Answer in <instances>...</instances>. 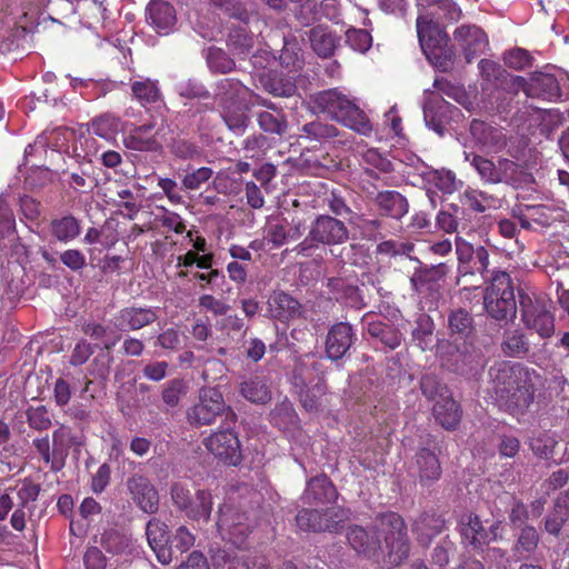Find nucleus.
Here are the masks:
<instances>
[{"instance_id": "f257e3e1", "label": "nucleus", "mask_w": 569, "mask_h": 569, "mask_svg": "<svg viewBox=\"0 0 569 569\" xmlns=\"http://www.w3.org/2000/svg\"><path fill=\"white\" fill-rule=\"evenodd\" d=\"M496 400L511 413L522 412L533 402L540 375L521 363L501 361L489 369Z\"/></svg>"}, {"instance_id": "f03ea898", "label": "nucleus", "mask_w": 569, "mask_h": 569, "mask_svg": "<svg viewBox=\"0 0 569 569\" xmlns=\"http://www.w3.org/2000/svg\"><path fill=\"white\" fill-rule=\"evenodd\" d=\"M312 102L318 111L327 113L343 126L361 134L371 132L372 127L366 113L337 89L318 92Z\"/></svg>"}, {"instance_id": "7ed1b4c3", "label": "nucleus", "mask_w": 569, "mask_h": 569, "mask_svg": "<svg viewBox=\"0 0 569 569\" xmlns=\"http://www.w3.org/2000/svg\"><path fill=\"white\" fill-rule=\"evenodd\" d=\"M483 307L488 316L496 321L508 323L516 318L515 288L508 272L493 271L485 290Z\"/></svg>"}, {"instance_id": "20e7f679", "label": "nucleus", "mask_w": 569, "mask_h": 569, "mask_svg": "<svg viewBox=\"0 0 569 569\" xmlns=\"http://www.w3.org/2000/svg\"><path fill=\"white\" fill-rule=\"evenodd\" d=\"M417 33L427 59L440 70H448L453 62L455 50L445 29L429 14H421L417 18Z\"/></svg>"}, {"instance_id": "39448f33", "label": "nucleus", "mask_w": 569, "mask_h": 569, "mask_svg": "<svg viewBox=\"0 0 569 569\" xmlns=\"http://www.w3.org/2000/svg\"><path fill=\"white\" fill-rule=\"evenodd\" d=\"M385 533L386 553L383 563L388 567L400 566L409 556L410 543L405 519L397 512L387 511L376 518Z\"/></svg>"}, {"instance_id": "423d86ee", "label": "nucleus", "mask_w": 569, "mask_h": 569, "mask_svg": "<svg viewBox=\"0 0 569 569\" xmlns=\"http://www.w3.org/2000/svg\"><path fill=\"white\" fill-rule=\"evenodd\" d=\"M349 230L343 221L329 214H319L311 223L303 241L295 247L298 254L309 257L320 244L335 247L347 242Z\"/></svg>"}, {"instance_id": "0eeeda50", "label": "nucleus", "mask_w": 569, "mask_h": 569, "mask_svg": "<svg viewBox=\"0 0 569 569\" xmlns=\"http://www.w3.org/2000/svg\"><path fill=\"white\" fill-rule=\"evenodd\" d=\"M170 497L173 507L188 519L198 523H208L213 510V497L208 489H198L192 492L189 485L173 482L170 487Z\"/></svg>"}, {"instance_id": "6e6552de", "label": "nucleus", "mask_w": 569, "mask_h": 569, "mask_svg": "<svg viewBox=\"0 0 569 569\" xmlns=\"http://www.w3.org/2000/svg\"><path fill=\"white\" fill-rule=\"evenodd\" d=\"M222 415L224 421L236 423L237 415L227 407L221 391L213 387H203L199 390L198 401L188 408L186 418L191 426L202 427L212 425Z\"/></svg>"}, {"instance_id": "1a4fd4ad", "label": "nucleus", "mask_w": 569, "mask_h": 569, "mask_svg": "<svg viewBox=\"0 0 569 569\" xmlns=\"http://www.w3.org/2000/svg\"><path fill=\"white\" fill-rule=\"evenodd\" d=\"M457 530L461 545L473 552H485V547L502 538L501 521L496 520L486 527L479 515L473 512L460 516Z\"/></svg>"}, {"instance_id": "9d476101", "label": "nucleus", "mask_w": 569, "mask_h": 569, "mask_svg": "<svg viewBox=\"0 0 569 569\" xmlns=\"http://www.w3.org/2000/svg\"><path fill=\"white\" fill-rule=\"evenodd\" d=\"M223 421L217 430L203 438L204 448L226 466L237 467L242 461V450L238 432Z\"/></svg>"}, {"instance_id": "9b49d317", "label": "nucleus", "mask_w": 569, "mask_h": 569, "mask_svg": "<svg viewBox=\"0 0 569 569\" xmlns=\"http://www.w3.org/2000/svg\"><path fill=\"white\" fill-rule=\"evenodd\" d=\"M347 519V511L339 506L322 510L303 508L296 516L301 530L313 532H338Z\"/></svg>"}, {"instance_id": "f8f14e48", "label": "nucleus", "mask_w": 569, "mask_h": 569, "mask_svg": "<svg viewBox=\"0 0 569 569\" xmlns=\"http://www.w3.org/2000/svg\"><path fill=\"white\" fill-rule=\"evenodd\" d=\"M520 307L521 320L527 329L537 332L541 339H549L555 335V315L543 301L521 297Z\"/></svg>"}, {"instance_id": "ddd939ff", "label": "nucleus", "mask_w": 569, "mask_h": 569, "mask_svg": "<svg viewBox=\"0 0 569 569\" xmlns=\"http://www.w3.org/2000/svg\"><path fill=\"white\" fill-rule=\"evenodd\" d=\"M216 525L219 533L233 545H241L251 531L246 513L230 505L219 507Z\"/></svg>"}, {"instance_id": "4468645a", "label": "nucleus", "mask_w": 569, "mask_h": 569, "mask_svg": "<svg viewBox=\"0 0 569 569\" xmlns=\"http://www.w3.org/2000/svg\"><path fill=\"white\" fill-rule=\"evenodd\" d=\"M346 537L349 546L363 558L378 561L383 552L380 536L375 527L349 526Z\"/></svg>"}, {"instance_id": "2eb2a0df", "label": "nucleus", "mask_w": 569, "mask_h": 569, "mask_svg": "<svg viewBox=\"0 0 569 569\" xmlns=\"http://www.w3.org/2000/svg\"><path fill=\"white\" fill-rule=\"evenodd\" d=\"M438 453H440V447L435 437L429 435L416 453L418 477L422 486H429L441 477L442 468Z\"/></svg>"}, {"instance_id": "dca6fc26", "label": "nucleus", "mask_w": 569, "mask_h": 569, "mask_svg": "<svg viewBox=\"0 0 569 569\" xmlns=\"http://www.w3.org/2000/svg\"><path fill=\"white\" fill-rule=\"evenodd\" d=\"M158 317L156 307L132 305L114 315V327L122 332L138 331L156 322Z\"/></svg>"}, {"instance_id": "f3484780", "label": "nucleus", "mask_w": 569, "mask_h": 569, "mask_svg": "<svg viewBox=\"0 0 569 569\" xmlns=\"http://www.w3.org/2000/svg\"><path fill=\"white\" fill-rule=\"evenodd\" d=\"M128 492L137 507L153 515L159 509V493L150 479L143 475H132L126 481Z\"/></svg>"}, {"instance_id": "a211bd4d", "label": "nucleus", "mask_w": 569, "mask_h": 569, "mask_svg": "<svg viewBox=\"0 0 569 569\" xmlns=\"http://www.w3.org/2000/svg\"><path fill=\"white\" fill-rule=\"evenodd\" d=\"M453 40L470 63L482 54L489 46L486 32L476 24H461L453 32Z\"/></svg>"}, {"instance_id": "6ab92c4d", "label": "nucleus", "mask_w": 569, "mask_h": 569, "mask_svg": "<svg viewBox=\"0 0 569 569\" xmlns=\"http://www.w3.org/2000/svg\"><path fill=\"white\" fill-rule=\"evenodd\" d=\"M356 340L357 337L350 323L341 321L332 325L326 337L327 357L332 361L342 359Z\"/></svg>"}, {"instance_id": "aec40b11", "label": "nucleus", "mask_w": 569, "mask_h": 569, "mask_svg": "<svg viewBox=\"0 0 569 569\" xmlns=\"http://www.w3.org/2000/svg\"><path fill=\"white\" fill-rule=\"evenodd\" d=\"M162 128L156 129L153 121L136 126L123 137V143L128 149L136 151L158 152L162 149L159 140Z\"/></svg>"}, {"instance_id": "412c9836", "label": "nucleus", "mask_w": 569, "mask_h": 569, "mask_svg": "<svg viewBox=\"0 0 569 569\" xmlns=\"http://www.w3.org/2000/svg\"><path fill=\"white\" fill-rule=\"evenodd\" d=\"M146 21L158 34L167 36L176 27V9L167 0H150L146 8Z\"/></svg>"}, {"instance_id": "4be33fe9", "label": "nucleus", "mask_w": 569, "mask_h": 569, "mask_svg": "<svg viewBox=\"0 0 569 569\" xmlns=\"http://www.w3.org/2000/svg\"><path fill=\"white\" fill-rule=\"evenodd\" d=\"M62 174L64 182L78 193H90L99 183L92 161L86 158L68 167Z\"/></svg>"}, {"instance_id": "5701e85b", "label": "nucleus", "mask_w": 569, "mask_h": 569, "mask_svg": "<svg viewBox=\"0 0 569 569\" xmlns=\"http://www.w3.org/2000/svg\"><path fill=\"white\" fill-rule=\"evenodd\" d=\"M146 536L150 548L156 553L158 561L168 565L173 559V548L170 547V531L168 526L157 518L148 521Z\"/></svg>"}, {"instance_id": "b1692460", "label": "nucleus", "mask_w": 569, "mask_h": 569, "mask_svg": "<svg viewBox=\"0 0 569 569\" xmlns=\"http://www.w3.org/2000/svg\"><path fill=\"white\" fill-rule=\"evenodd\" d=\"M555 213V209L546 204L517 206L512 209V217L526 230L550 227L557 220Z\"/></svg>"}, {"instance_id": "393cba45", "label": "nucleus", "mask_w": 569, "mask_h": 569, "mask_svg": "<svg viewBox=\"0 0 569 569\" xmlns=\"http://www.w3.org/2000/svg\"><path fill=\"white\" fill-rule=\"evenodd\" d=\"M338 491L330 478L322 473L312 477L302 493V501L306 505H328L336 502Z\"/></svg>"}, {"instance_id": "a878e982", "label": "nucleus", "mask_w": 569, "mask_h": 569, "mask_svg": "<svg viewBox=\"0 0 569 569\" xmlns=\"http://www.w3.org/2000/svg\"><path fill=\"white\" fill-rule=\"evenodd\" d=\"M447 529V521L436 511H423L412 522V532L420 545L428 546L433 538Z\"/></svg>"}, {"instance_id": "bb28decb", "label": "nucleus", "mask_w": 569, "mask_h": 569, "mask_svg": "<svg viewBox=\"0 0 569 569\" xmlns=\"http://www.w3.org/2000/svg\"><path fill=\"white\" fill-rule=\"evenodd\" d=\"M268 315L270 318L281 322L298 318L302 313L300 302L284 291H273L268 299Z\"/></svg>"}, {"instance_id": "cd10ccee", "label": "nucleus", "mask_w": 569, "mask_h": 569, "mask_svg": "<svg viewBox=\"0 0 569 569\" xmlns=\"http://www.w3.org/2000/svg\"><path fill=\"white\" fill-rule=\"evenodd\" d=\"M131 94L147 111L164 107L163 94L157 80L141 78L131 83Z\"/></svg>"}, {"instance_id": "c85d7f7f", "label": "nucleus", "mask_w": 569, "mask_h": 569, "mask_svg": "<svg viewBox=\"0 0 569 569\" xmlns=\"http://www.w3.org/2000/svg\"><path fill=\"white\" fill-rule=\"evenodd\" d=\"M528 97L547 101H556L561 98V89L558 79L546 72L536 71L529 78Z\"/></svg>"}, {"instance_id": "c756f323", "label": "nucleus", "mask_w": 569, "mask_h": 569, "mask_svg": "<svg viewBox=\"0 0 569 569\" xmlns=\"http://www.w3.org/2000/svg\"><path fill=\"white\" fill-rule=\"evenodd\" d=\"M249 96H253L252 91L238 79L224 78L217 82L214 98L220 107L241 103Z\"/></svg>"}, {"instance_id": "7c9ffc66", "label": "nucleus", "mask_w": 569, "mask_h": 569, "mask_svg": "<svg viewBox=\"0 0 569 569\" xmlns=\"http://www.w3.org/2000/svg\"><path fill=\"white\" fill-rule=\"evenodd\" d=\"M446 276L443 264L433 266L417 270L410 278L412 289L419 293L430 292L432 296H439V281Z\"/></svg>"}, {"instance_id": "2f4dec72", "label": "nucleus", "mask_w": 569, "mask_h": 569, "mask_svg": "<svg viewBox=\"0 0 569 569\" xmlns=\"http://www.w3.org/2000/svg\"><path fill=\"white\" fill-rule=\"evenodd\" d=\"M375 203L382 216L396 220L406 216L409 208L406 197L396 190L379 191L375 197Z\"/></svg>"}, {"instance_id": "473e14b6", "label": "nucleus", "mask_w": 569, "mask_h": 569, "mask_svg": "<svg viewBox=\"0 0 569 569\" xmlns=\"http://www.w3.org/2000/svg\"><path fill=\"white\" fill-rule=\"evenodd\" d=\"M470 133L478 144L490 150L497 151L506 144L502 131L482 120L471 121Z\"/></svg>"}, {"instance_id": "72a5a7b5", "label": "nucleus", "mask_w": 569, "mask_h": 569, "mask_svg": "<svg viewBox=\"0 0 569 569\" xmlns=\"http://www.w3.org/2000/svg\"><path fill=\"white\" fill-rule=\"evenodd\" d=\"M51 437L56 456L61 463V469H63L70 449L80 447L82 441L73 429L64 423H58L57 428L52 431Z\"/></svg>"}, {"instance_id": "f704fd0d", "label": "nucleus", "mask_w": 569, "mask_h": 569, "mask_svg": "<svg viewBox=\"0 0 569 569\" xmlns=\"http://www.w3.org/2000/svg\"><path fill=\"white\" fill-rule=\"evenodd\" d=\"M432 413L436 421L446 430H456L461 421V406L452 398L445 397L433 405Z\"/></svg>"}, {"instance_id": "c9c22d12", "label": "nucleus", "mask_w": 569, "mask_h": 569, "mask_svg": "<svg viewBox=\"0 0 569 569\" xmlns=\"http://www.w3.org/2000/svg\"><path fill=\"white\" fill-rule=\"evenodd\" d=\"M49 232L56 241L69 243L80 236L81 223L73 214L67 213L50 220Z\"/></svg>"}, {"instance_id": "e433bc0d", "label": "nucleus", "mask_w": 569, "mask_h": 569, "mask_svg": "<svg viewBox=\"0 0 569 569\" xmlns=\"http://www.w3.org/2000/svg\"><path fill=\"white\" fill-rule=\"evenodd\" d=\"M531 180V174L521 164L500 158L497 162V184L506 183L513 188H520Z\"/></svg>"}, {"instance_id": "4c0bfd02", "label": "nucleus", "mask_w": 569, "mask_h": 569, "mask_svg": "<svg viewBox=\"0 0 569 569\" xmlns=\"http://www.w3.org/2000/svg\"><path fill=\"white\" fill-rule=\"evenodd\" d=\"M240 393L248 401L264 405L271 400V390L264 377L251 376L240 383Z\"/></svg>"}, {"instance_id": "58836bf2", "label": "nucleus", "mask_w": 569, "mask_h": 569, "mask_svg": "<svg viewBox=\"0 0 569 569\" xmlns=\"http://www.w3.org/2000/svg\"><path fill=\"white\" fill-rule=\"evenodd\" d=\"M16 216L8 191L0 193V240L14 242L18 239Z\"/></svg>"}, {"instance_id": "ea45409f", "label": "nucleus", "mask_w": 569, "mask_h": 569, "mask_svg": "<svg viewBox=\"0 0 569 569\" xmlns=\"http://www.w3.org/2000/svg\"><path fill=\"white\" fill-rule=\"evenodd\" d=\"M448 329L450 336L467 339L475 331V319L471 312L463 308H457L448 315Z\"/></svg>"}, {"instance_id": "a19ab883", "label": "nucleus", "mask_w": 569, "mask_h": 569, "mask_svg": "<svg viewBox=\"0 0 569 569\" xmlns=\"http://www.w3.org/2000/svg\"><path fill=\"white\" fill-rule=\"evenodd\" d=\"M263 89L274 97H292L297 92V86L291 78L269 71L260 77Z\"/></svg>"}, {"instance_id": "79ce46f5", "label": "nucleus", "mask_w": 569, "mask_h": 569, "mask_svg": "<svg viewBox=\"0 0 569 569\" xmlns=\"http://www.w3.org/2000/svg\"><path fill=\"white\" fill-rule=\"evenodd\" d=\"M211 560L214 569H250L248 558L237 549H218Z\"/></svg>"}, {"instance_id": "37998d69", "label": "nucleus", "mask_w": 569, "mask_h": 569, "mask_svg": "<svg viewBox=\"0 0 569 569\" xmlns=\"http://www.w3.org/2000/svg\"><path fill=\"white\" fill-rule=\"evenodd\" d=\"M301 236L302 230L300 223H298L293 231L290 232L287 230L282 220L276 219L268 222L266 227L264 239L268 241V243H271L273 248H280L289 239L297 240Z\"/></svg>"}, {"instance_id": "c03bdc74", "label": "nucleus", "mask_w": 569, "mask_h": 569, "mask_svg": "<svg viewBox=\"0 0 569 569\" xmlns=\"http://www.w3.org/2000/svg\"><path fill=\"white\" fill-rule=\"evenodd\" d=\"M539 540L540 538L536 528L531 526L525 527L512 549L516 560L519 561L531 558L538 548Z\"/></svg>"}, {"instance_id": "a18cd8bd", "label": "nucleus", "mask_w": 569, "mask_h": 569, "mask_svg": "<svg viewBox=\"0 0 569 569\" xmlns=\"http://www.w3.org/2000/svg\"><path fill=\"white\" fill-rule=\"evenodd\" d=\"M368 333L379 339L386 347L393 350L401 345V332L392 327L391 325L385 323L382 321H369L367 323Z\"/></svg>"}, {"instance_id": "49530a36", "label": "nucleus", "mask_w": 569, "mask_h": 569, "mask_svg": "<svg viewBox=\"0 0 569 569\" xmlns=\"http://www.w3.org/2000/svg\"><path fill=\"white\" fill-rule=\"evenodd\" d=\"M301 132V139H308L309 141H317L319 143L329 142L339 136V130L336 126L321 121H311L303 124Z\"/></svg>"}, {"instance_id": "de8ad7c7", "label": "nucleus", "mask_w": 569, "mask_h": 569, "mask_svg": "<svg viewBox=\"0 0 569 569\" xmlns=\"http://www.w3.org/2000/svg\"><path fill=\"white\" fill-rule=\"evenodd\" d=\"M221 117L228 129L234 134H242L250 123V119L241 108V103L222 106Z\"/></svg>"}, {"instance_id": "09e8293b", "label": "nucleus", "mask_w": 569, "mask_h": 569, "mask_svg": "<svg viewBox=\"0 0 569 569\" xmlns=\"http://www.w3.org/2000/svg\"><path fill=\"white\" fill-rule=\"evenodd\" d=\"M259 128L270 134L283 136L288 130V121L282 110L257 112Z\"/></svg>"}, {"instance_id": "8fccbe9b", "label": "nucleus", "mask_w": 569, "mask_h": 569, "mask_svg": "<svg viewBox=\"0 0 569 569\" xmlns=\"http://www.w3.org/2000/svg\"><path fill=\"white\" fill-rule=\"evenodd\" d=\"M501 349L507 357H520L530 350V343L521 329L506 331Z\"/></svg>"}, {"instance_id": "3c124183", "label": "nucleus", "mask_w": 569, "mask_h": 569, "mask_svg": "<svg viewBox=\"0 0 569 569\" xmlns=\"http://www.w3.org/2000/svg\"><path fill=\"white\" fill-rule=\"evenodd\" d=\"M24 417L29 428L33 431L46 432L52 422V413L44 405L28 406L24 410Z\"/></svg>"}, {"instance_id": "603ef678", "label": "nucleus", "mask_w": 569, "mask_h": 569, "mask_svg": "<svg viewBox=\"0 0 569 569\" xmlns=\"http://www.w3.org/2000/svg\"><path fill=\"white\" fill-rule=\"evenodd\" d=\"M310 42L313 51L322 58L330 57L336 48L335 37L322 27H315L310 30Z\"/></svg>"}, {"instance_id": "864d4df0", "label": "nucleus", "mask_w": 569, "mask_h": 569, "mask_svg": "<svg viewBox=\"0 0 569 569\" xmlns=\"http://www.w3.org/2000/svg\"><path fill=\"white\" fill-rule=\"evenodd\" d=\"M558 443L557 438L552 433L542 431L530 439L529 447L537 458L550 460L553 458Z\"/></svg>"}, {"instance_id": "5fc2aeb1", "label": "nucleus", "mask_w": 569, "mask_h": 569, "mask_svg": "<svg viewBox=\"0 0 569 569\" xmlns=\"http://www.w3.org/2000/svg\"><path fill=\"white\" fill-rule=\"evenodd\" d=\"M350 223L359 230L361 237L367 240H376L382 237L383 221L379 218H368L365 214L355 213Z\"/></svg>"}, {"instance_id": "6e6d98bb", "label": "nucleus", "mask_w": 569, "mask_h": 569, "mask_svg": "<svg viewBox=\"0 0 569 569\" xmlns=\"http://www.w3.org/2000/svg\"><path fill=\"white\" fill-rule=\"evenodd\" d=\"M433 329V321L428 315L421 313L417 317L412 340L422 351L431 348Z\"/></svg>"}, {"instance_id": "4d7b16f0", "label": "nucleus", "mask_w": 569, "mask_h": 569, "mask_svg": "<svg viewBox=\"0 0 569 569\" xmlns=\"http://www.w3.org/2000/svg\"><path fill=\"white\" fill-rule=\"evenodd\" d=\"M466 160L470 161L483 183L497 184V163L476 153H466Z\"/></svg>"}, {"instance_id": "13d9d810", "label": "nucleus", "mask_w": 569, "mask_h": 569, "mask_svg": "<svg viewBox=\"0 0 569 569\" xmlns=\"http://www.w3.org/2000/svg\"><path fill=\"white\" fill-rule=\"evenodd\" d=\"M280 64L289 72H297L303 66V58L296 40L284 39L283 48L279 56Z\"/></svg>"}, {"instance_id": "bf43d9fd", "label": "nucleus", "mask_w": 569, "mask_h": 569, "mask_svg": "<svg viewBox=\"0 0 569 569\" xmlns=\"http://www.w3.org/2000/svg\"><path fill=\"white\" fill-rule=\"evenodd\" d=\"M32 448L46 465H50V470L52 472H59L62 470L54 449L52 445H50L48 435L34 438L32 440Z\"/></svg>"}, {"instance_id": "052dcab7", "label": "nucleus", "mask_w": 569, "mask_h": 569, "mask_svg": "<svg viewBox=\"0 0 569 569\" xmlns=\"http://www.w3.org/2000/svg\"><path fill=\"white\" fill-rule=\"evenodd\" d=\"M100 546L109 553L121 555L128 549L129 539L117 529H108L101 535Z\"/></svg>"}, {"instance_id": "680f3d73", "label": "nucleus", "mask_w": 569, "mask_h": 569, "mask_svg": "<svg viewBox=\"0 0 569 569\" xmlns=\"http://www.w3.org/2000/svg\"><path fill=\"white\" fill-rule=\"evenodd\" d=\"M363 162L371 168H366L365 172L371 177L377 179L375 170H378L382 173H389L393 171L392 162L382 153H380L377 149H368L363 153Z\"/></svg>"}, {"instance_id": "e2e57ef3", "label": "nucleus", "mask_w": 569, "mask_h": 569, "mask_svg": "<svg viewBox=\"0 0 569 569\" xmlns=\"http://www.w3.org/2000/svg\"><path fill=\"white\" fill-rule=\"evenodd\" d=\"M420 390L422 395L437 402L445 397L451 396L450 390L435 375H423L420 380Z\"/></svg>"}, {"instance_id": "0e129e2a", "label": "nucleus", "mask_w": 569, "mask_h": 569, "mask_svg": "<svg viewBox=\"0 0 569 569\" xmlns=\"http://www.w3.org/2000/svg\"><path fill=\"white\" fill-rule=\"evenodd\" d=\"M228 46L238 56H247L253 47V37L247 29L239 27L230 31Z\"/></svg>"}, {"instance_id": "69168bd1", "label": "nucleus", "mask_w": 569, "mask_h": 569, "mask_svg": "<svg viewBox=\"0 0 569 569\" xmlns=\"http://www.w3.org/2000/svg\"><path fill=\"white\" fill-rule=\"evenodd\" d=\"M445 100L439 94H432V98L423 104V119L426 124L440 136L443 134L445 128L438 112V107Z\"/></svg>"}, {"instance_id": "338daca9", "label": "nucleus", "mask_w": 569, "mask_h": 569, "mask_svg": "<svg viewBox=\"0 0 569 569\" xmlns=\"http://www.w3.org/2000/svg\"><path fill=\"white\" fill-rule=\"evenodd\" d=\"M465 203L476 212H485L488 208L493 207L495 197L485 191L467 188L463 192Z\"/></svg>"}, {"instance_id": "774afa93", "label": "nucleus", "mask_w": 569, "mask_h": 569, "mask_svg": "<svg viewBox=\"0 0 569 569\" xmlns=\"http://www.w3.org/2000/svg\"><path fill=\"white\" fill-rule=\"evenodd\" d=\"M187 382L182 378H174L168 381L162 390V401L169 407L174 408L179 405L181 398L187 393Z\"/></svg>"}]
</instances>
